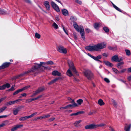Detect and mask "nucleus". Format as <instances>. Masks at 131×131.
Listing matches in <instances>:
<instances>
[{
    "mask_svg": "<svg viewBox=\"0 0 131 131\" xmlns=\"http://www.w3.org/2000/svg\"><path fill=\"white\" fill-rule=\"evenodd\" d=\"M35 65L34 66V67H32L31 69L25 72L20 74V75L15 76L14 78V79H16L18 78L19 77H22L25 74L29 73L30 72H35L37 69L40 68L42 64H46V62H40V64H37V63H35Z\"/></svg>",
    "mask_w": 131,
    "mask_h": 131,
    "instance_id": "obj_1",
    "label": "nucleus"
},
{
    "mask_svg": "<svg viewBox=\"0 0 131 131\" xmlns=\"http://www.w3.org/2000/svg\"><path fill=\"white\" fill-rule=\"evenodd\" d=\"M106 47V43L104 42H102L94 45L86 46L85 47V48L88 51H98L100 50L105 48Z\"/></svg>",
    "mask_w": 131,
    "mask_h": 131,
    "instance_id": "obj_2",
    "label": "nucleus"
},
{
    "mask_svg": "<svg viewBox=\"0 0 131 131\" xmlns=\"http://www.w3.org/2000/svg\"><path fill=\"white\" fill-rule=\"evenodd\" d=\"M73 25L76 30L80 32L82 38L84 40L85 39V33L83 27L81 26H79L77 23L75 22H74L73 23Z\"/></svg>",
    "mask_w": 131,
    "mask_h": 131,
    "instance_id": "obj_3",
    "label": "nucleus"
},
{
    "mask_svg": "<svg viewBox=\"0 0 131 131\" xmlns=\"http://www.w3.org/2000/svg\"><path fill=\"white\" fill-rule=\"evenodd\" d=\"M84 75L88 80H91L94 79V74L90 70H85L84 72Z\"/></svg>",
    "mask_w": 131,
    "mask_h": 131,
    "instance_id": "obj_4",
    "label": "nucleus"
},
{
    "mask_svg": "<svg viewBox=\"0 0 131 131\" xmlns=\"http://www.w3.org/2000/svg\"><path fill=\"white\" fill-rule=\"evenodd\" d=\"M68 100H70V103H72V104H69L65 107H61L60 108V109H66L70 107H74L77 106V104L74 102L73 100L70 98H68Z\"/></svg>",
    "mask_w": 131,
    "mask_h": 131,
    "instance_id": "obj_5",
    "label": "nucleus"
},
{
    "mask_svg": "<svg viewBox=\"0 0 131 131\" xmlns=\"http://www.w3.org/2000/svg\"><path fill=\"white\" fill-rule=\"evenodd\" d=\"M57 51L61 53L66 54L67 53L66 49L62 46H59L57 47Z\"/></svg>",
    "mask_w": 131,
    "mask_h": 131,
    "instance_id": "obj_6",
    "label": "nucleus"
},
{
    "mask_svg": "<svg viewBox=\"0 0 131 131\" xmlns=\"http://www.w3.org/2000/svg\"><path fill=\"white\" fill-rule=\"evenodd\" d=\"M68 63L70 69H71L74 73L76 74L77 75H78L77 74V72L73 65V64L72 62L70 60L68 61Z\"/></svg>",
    "mask_w": 131,
    "mask_h": 131,
    "instance_id": "obj_7",
    "label": "nucleus"
},
{
    "mask_svg": "<svg viewBox=\"0 0 131 131\" xmlns=\"http://www.w3.org/2000/svg\"><path fill=\"white\" fill-rule=\"evenodd\" d=\"M51 5L53 8L57 12H59L60 10L58 6L53 1L51 2Z\"/></svg>",
    "mask_w": 131,
    "mask_h": 131,
    "instance_id": "obj_8",
    "label": "nucleus"
},
{
    "mask_svg": "<svg viewBox=\"0 0 131 131\" xmlns=\"http://www.w3.org/2000/svg\"><path fill=\"white\" fill-rule=\"evenodd\" d=\"M21 100V99H18L15 101H10L6 103L5 104L7 106H9L10 105H14L16 103H17L20 101Z\"/></svg>",
    "mask_w": 131,
    "mask_h": 131,
    "instance_id": "obj_9",
    "label": "nucleus"
},
{
    "mask_svg": "<svg viewBox=\"0 0 131 131\" xmlns=\"http://www.w3.org/2000/svg\"><path fill=\"white\" fill-rule=\"evenodd\" d=\"M87 54L88 56H90V57H91V58L95 60L96 61H99L100 62H101L100 60H99V59H101V56L99 55L96 57H95L94 56H93L89 53H88Z\"/></svg>",
    "mask_w": 131,
    "mask_h": 131,
    "instance_id": "obj_10",
    "label": "nucleus"
},
{
    "mask_svg": "<svg viewBox=\"0 0 131 131\" xmlns=\"http://www.w3.org/2000/svg\"><path fill=\"white\" fill-rule=\"evenodd\" d=\"M85 128L86 129L94 128H96V125L94 124H92L88 125L85 127Z\"/></svg>",
    "mask_w": 131,
    "mask_h": 131,
    "instance_id": "obj_11",
    "label": "nucleus"
},
{
    "mask_svg": "<svg viewBox=\"0 0 131 131\" xmlns=\"http://www.w3.org/2000/svg\"><path fill=\"white\" fill-rule=\"evenodd\" d=\"M10 63L9 62H5L3 63L1 66H0V69H4L8 67Z\"/></svg>",
    "mask_w": 131,
    "mask_h": 131,
    "instance_id": "obj_12",
    "label": "nucleus"
},
{
    "mask_svg": "<svg viewBox=\"0 0 131 131\" xmlns=\"http://www.w3.org/2000/svg\"><path fill=\"white\" fill-rule=\"evenodd\" d=\"M23 126V125H15L11 129V131H15L17 130L18 128H21Z\"/></svg>",
    "mask_w": 131,
    "mask_h": 131,
    "instance_id": "obj_13",
    "label": "nucleus"
},
{
    "mask_svg": "<svg viewBox=\"0 0 131 131\" xmlns=\"http://www.w3.org/2000/svg\"><path fill=\"white\" fill-rule=\"evenodd\" d=\"M52 74L53 76L57 75L58 76H61L62 75L61 73L57 70L53 71L52 72Z\"/></svg>",
    "mask_w": 131,
    "mask_h": 131,
    "instance_id": "obj_14",
    "label": "nucleus"
},
{
    "mask_svg": "<svg viewBox=\"0 0 131 131\" xmlns=\"http://www.w3.org/2000/svg\"><path fill=\"white\" fill-rule=\"evenodd\" d=\"M44 5L47 10H50V6L49 4V2L48 1H45L44 2Z\"/></svg>",
    "mask_w": 131,
    "mask_h": 131,
    "instance_id": "obj_15",
    "label": "nucleus"
},
{
    "mask_svg": "<svg viewBox=\"0 0 131 131\" xmlns=\"http://www.w3.org/2000/svg\"><path fill=\"white\" fill-rule=\"evenodd\" d=\"M62 14L65 16H67L69 15V13L68 11L65 9H62Z\"/></svg>",
    "mask_w": 131,
    "mask_h": 131,
    "instance_id": "obj_16",
    "label": "nucleus"
},
{
    "mask_svg": "<svg viewBox=\"0 0 131 131\" xmlns=\"http://www.w3.org/2000/svg\"><path fill=\"white\" fill-rule=\"evenodd\" d=\"M118 56L116 55L113 56L112 58V60L113 61L118 62Z\"/></svg>",
    "mask_w": 131,
    "mask_h": 131,
    "instance_id": "obj_17",
    "label": "nucleus"
},
{
    "mask_svg": "<svg viewBox=\"0 0 131 131\" xmlns=\"http://www.w3.org/2000/svg\"><path fill=\"white\" fill-rule=\"evenodd\" d=\"M131 127V124H130L128 126H125V127L124 129L125 131H130Z\"/></svg>",
    "mask_w": 131,
    "mask_h": 131,
    "instance_id": "obj_18",
    "label": "nucleus"
},
{
    "mask_svg": "<svg viewBox=\"0 0 131 131\" xmlns=\"http://www.w3.org/2000/svg\"><path fill=\"white\" fill-rule=\"evenodd\" d=\"M104 62L105 64L107 66H108L110 67H112L113 66V64L112 63H110V62L108 61H104Z\"/></svg>",
    "mask_w": 131,
    "mask_h": 131,
    "instance_id": "obj_19",
    "label": "nucleus"
},
{
    "mask_svg": "<svg viewBox=\"0 0 131 131\" xmlns=\"http://www.w3.org/2000/svg\"><path fill=\"white\" fill-rule=\"evenodd\" d=\"M82 122L81 120H79L75 122L74 123V125L75 126L78 127V124Z\"/></svg>",
    "mask_w": 131,
    "mask_h": 131,
    "instance_id": "obj_20",
    "label": "nucleus"
},
{
    "mask_svg": "<svg viewBox=\"0 0 131 131\" xmlns=\"http://www.w3.org/2000/svg\"><path fill=\"white\" fill-rule=\"evenodd\" d=\"M98 104L101 106L104 105L105 104L103 100L101 99H99L98 101Z\"/></svg>",
    "mask_w": 131,
    "mask_h": 131,
    "instance_id": "obj_21",
    "label": "nucleus"
},
{
    "mask_svg": "<svg viewBox=\"0 0 131 131\" xmlns=\"http://www.w3.org/2000/svg\"><path fill=\"white\" fill-rule=\"evenodd\" d=\"M13 111L14 114V115H16L17 114L19 111V108H17L14 109Z\"/></svg>",
    "mask_w": 131,
    "mask_h": 131,
    "instance_id": "obj_22",
    "label": "nucleus"
},
{
    "mask_svg": "<svg viewBox=\"0 0 131 131\" xmlns=\"http://www.w3.org/2000/svg\"><path fill=\"white\" fill-rule=\"evenodd\" d=\"M82 112L81 111H79L78 112L76 113H73L71 114H70V116H76L77 115L79 114H81L82 113Z\"/></svg>",
    "mask_w": 131,
    "mask_h": 131,
    "instance_id": "obj_23",
    "label": "nucleus"
},
{
    "mask_svg": "<svg viewBox=\"0 0 131 131\" xmlns=\"http://www.w3.org/2000/svg\"><path fill=\"white\" fill-rule=\"evenodd\" d=\"M28 119L27 116L21 117L19 118V120L20 121H24Z\"/></svg>",
    "mask_w": 131,
    "mask_h": 131,
    "instance_id": "obj_24",
    "label": "nucleus"
},
{
    "mask_svg": "<svg viewBox=\"0 0 131 131\" xmlns=\"http://www.w3.org/2000/svg\"><path fill=\"white\" fill-rule=\"evenodd\" d=\"M67 75L70 77L71 76L73 75L71 72L70 70H68L67 72Z\"/></svg>",
    "mask_w": 131,
    "mask_h": 131,
    "instance_id": "obj_25",
    "label": "nucleus"
},
{
    "mask_svg": "<svg viewBox=\"0 0 131 131\" xmlns=\"http://www.w3.org/2000/svg\"><path fill=\"white\" fill-rule=\"evenodd\" d=\"M99 26V24L97 23L94 24V28L96 29H98Z\"/></svg>",
    "mask_w": 131,
    "mask_h": 131,
    "instance_id": "obj_26",
    "label": "nucleus"
},
{
    "mask_svg": "<svg viewBox=\"0 0 131 131\" xmlns=\"http://www.w3.org/2000/svg\"><path fill=\"white\" fill-rule=\"evenodd\" d=\"M105 124L103 123H102L96 125V128L98 127H102L105 125Z\"/></svg>",
    "mask_w": 131,
    "mask_h": 131,
    "instance_id": "obj_27",
    "label": "nucleus"
},
{
    "mask_svg": "<svg viewBox=\"0 0 131 131\" xmlns=\"http://www.w3.org/2000/svg\"><path fill=\"white\" fill-rule=\"evenodd\" d=\"M6 13V12L4 10L0 9V14H5Z\"/></svg>",
    "mask_w": 131,
    "mask_h": 131,
    "instance_id": "obj_28",
    "label": "nucleus"
},
{
    "mask_svg": "<svg viewBox=\"0 0 131 131\" xmlns=\"http://www.w3.org/2000/svg\"><path fill=\"white\" fill-rule=\"evenodd\" d=\"M112 70L113 71L117 74H119L120 73V72L115 68H112Z\"/></svg>",
    "mask_w": 131,
    "mask_h": 131,
    "instance_id": "obj_29",
    "label": "nucleus"
},
{
    "mask_svg": "<svg viewBox=\"0 0 131 131\" xmlns=\"http://www.w3.org/2000/svg\"><path fill=\"white\" fill-rule=\"evenodd\" d=\"M22 92L20 89H19L17 90L16 91H15L14 93L13 94V95H15L16 94H17L19 93Z\"/></svg>",
    "mask_w": 131,
    "mask_h": 131,
    "instance_id": "obj_30",
    "label": "nucleus"
},
{
    "mask_svg": "<svg viewBox=\"0 0 131 131\" xmlns=\"http://www.w3.org/2000/svg\"><path fill=\"white\" fill-rule=\"evenodd\" d=\"M7 108V107L5 106L0 108V113L3 112Z\"/></svg>",
    "mask_w": 131,
    "mask_h": 131,
    "instance_id": "obj_31",
    "label": "nucleus"
},
{
    "mask_svg": "<svg viewBox=\"0 0 131 131\" xmlns=\"http://www.w3.org/2000/svg\"><path fill=\"white\" fill-rule=\"evenodd\" d=\"M103 29L106 32H108L109 31V29H108V28L107 27H103Z\"/></svg>",
    "mask_w": 131,
    "mask_h": 131,
    "instance_id": "obj_32",
    "label": "nucleus"
},
{
    "mask_svg": "<svg viewBox=\"0 0 131 131\" xmlns=\"http://www.w3.org/2000/svg\"><path fill=\"white\" fill-rule=\"evenodd\" d=\"M53 62L51 61H49L46 62V64L47 65H52L53 64Z\"/></svg>",
    "mask_w": 131,
    "mask_h": 131,
    "instance_id": "obj_33",
    "label": "nucleus"
},
{
    "mask_svg": "<svg viewBox=\"0 0 131 131\" xmlns=\"http://www.w3.org/2000/svg\"><path fill=\"white\" fill-rule=\"evenodd\" d=\"M34 101V100L32 99H29L26 100V103H30Z\"/></svg>",
    "mask_w": 131,
    "mask_h": 131,
    "instance_id": "obj_34",
    "label": "nucleus"
},
{
    "mask_svg": "<svg viewBox=\"0 0 131 131\" xmlns=\"http://www.w3.org/2000/svg\"><path fill=\"white\" fill-rule=\"evenodd\" d=\"M35 37L38 39H39L40 38L41 36L38 33L36 32L35 34Z\"/></svg>",
    "mask_w": 131,
    "mask_h": 131,
    "instance_id": "obj_35",
    "label": "nucleus"
},
{
    "mask_svg": "<svg viewBox=\"0 0 131 131\" xmlns=\"http://www.w3.org/2000/svg\"><path fill=\"white\" fill-rule=\"evenodd\" d=\"M37 112H35V113H33V114H31V115H30L29 116H27L28 118H30L34 116V115H36L37 114Z\"/></svg>",
    "mask_w": 131,
    "mask_h": 131,
    "instance_id": "obj_36",
    "label": "nucleus"
},
{
    "mask_svg": "<svg viewBox=\"0 0 131 131\" xmlns=\"http://www.w3.org/2000/svg\"><path fill=\"white\" fill-rule=\"evenodd\" d=\"M30 87V86L29 85L25 87H23L22 88L20 89L21 90V91L25 90L26 89L29 88Z\"/></svg>",
    "mask_w": 131,
    "mask_h": 131,
    "instance_id": "obj_37",
    "label": "nucleus"
},
{
    "mask_svg": "<svg viewBox=\"0 0 131 131\" xmlns=\"http://www.w3.org/2000/svg\"><path fill=\"white\" fill-rule=\"evenodd\" d=\"M52 26L54 28L56 29H57L58 28V26L55 23H53L52 25Z\"/></svg>",
    "mask_w": 131,
    "mask_h": 131,
    "instance_id": "obj_38",
    "label": "nucleus"
},
{
    "mask_svg": "<svg viewBox=\"0 0 131 131\" xmlns=\"http://www.w3.org/2000/svg\"><path fill=\"white\" fill-rule=\"evenodd\" d=\"M114 8L116 10H118V11L120 12H122V10H121L119 8H118V7H117L115 5H114Z\"/></svg>",
    "mask_w": 131,
    "mask_h": 131,
    "instance_id": "obj_39",
    "label": "nucleus"
},
{
    "mask_svg": "<svg viewBox=\"0 0 131 131\" xmlns=\"http://www.w3.org/2000/svg\"><path fill=\"white\" fill-rule=\"evenodd\" d=\"M125 52L127 55L129 56L130 54V52L129 50L127 49L126 50Z\"/></svg>",
    "mask_w": 131,
    "mask_h": 131,
    "instance_id": "obj_40",
    "label": "nucleus"
},
{
    "mask_svg": "<svg viewBox=\"0 0 131 131\" xmlns=\"http://www.w3.org/2000/svg\"><path fill=\"white\" fill-rule=\"evenodd\" d=\"M83 101L82 99H79L77 101V102L79 105H81V104L83 102Z\"/></svg>",
    "mask_w": 131,
    "mask_h": 131,
    "instance_id": "obj_41",
    "label": "nucleus"
},
{
    "mask_svg": "<svg viewBox=\"0 0 131 131\" xmlns=\"http://www.w3.org/2000/svg\"><path fill=\"white\" fill-rule=\"evenodd\" d=\"M4 85H5V89L6 88H9L10 86V84L8 83H7L6 84H4Z\"/></svg>",
    "mask_w": 131,
    "mask_h": 131,
    "instance_id": "obj_42",
    "label": "nucleus"
},
{
    "mask_svg": "<svg viewBox=\"0 0 131 131\" xmlns=\"http://www.w3.org/2000/svg\"><path fill=\"white\" fill-rule=\"evenodd\" d=\"M50 116V115L49 114H47L43 116L44 118L45 119L46 118L49 117Z\"/></svg>",
    "mask_w": 131,
    "mask_h": 131,
    "instance_id": "obj_43",
    "label": "nucleus"
},
{
    "mask_svg": "<svg viewBox=\"0 0 131 131\" xmlns=\"http://www.w3.org/2000/svg\"><path fill=\"white\" fill-rule=\"evenodd\" d=\"M15 86V85H12V86L11 88L10 89H9L8 90V91H13L14 90H15V89L14 88Z\"/></svg>",
    "mask_w": 131,
    "mask_h": 131,
    "instance_id": "obj_44",
    "label": "nucleus"
},
{
    "mask_svg": "<svg viewBox=\"0 0 131 131\" xmlns=\"http://www.w3.org/2000/svg\"><path fill=\"white\" fill-rule=\"evenodd\" d=\"M86 32L87 33H89L91 32V30L88 28H86L85 29Z\"/></svg>",
    "mask_w": 131,
    "mask_h": 131,
    "instance_id": "obj_45",
    "label": "nucleus"
},
{
    "mask_svg": "<svg viewBox=\"0 0 131 131\" xmlns=\"http://www.w3.org/2000/svg\"><path fill=\"white\" fill-rule=\"evenodd\" d=\"M118 62H120L123 60V59L122 57H118Z\"/></svg>",
    "mask_w": 131,
    "mask_h": 131,
    "instance_id": "obj_46",
    "label": "nucleus"
},
{
    "mask_svg": "<svg viewBox=\"0 0 131 131\" xmlns=\"http://www.w3.org/2000/svg\"><path fill=\"white\" fill-rule=\"evenodd\" d=\"M5 85H3L2 86H0V90H3L5 89Z\"/></svg>",
    "mask_w": 131,
    "mask_h": 131,
    "instance_id": "obj_47",
    "label": "nucleus"
},
{
    "mask_svg": "<svg viewBox=\"0 0 131 131\" xmlns=\"http://www.w3.org/2000/svg\"><path fill=\"white\" fill-rule=\"evenodd\" d=\"M55 119V118L54 117L48 119V121L49 122H51L53 121Z\"/></svg>",
    "mask_w": 131,
    "mask_h": 131,
    "instance_id": "obj_48",
    "label": "nucleus"
},
{
    "mask_svg": "<svg viewBox=\"0 0 131 131\" xmlns=\"http://www.w3.org/2000/svg\"><path fill=\"white\" fill-rule=\"evenodd\" d=\"M6 98V97L5 96L3 97L2 98L0 99V103L2 101L5 100Z\"/></svg>",
    "mask_w": 131,
    "mask_h": 131,
    "instance_id": "obj_49",
    "label": "nucleus"
},
{
    "mask_svg": "<svg viewBox=\"0 0 131 131\" xmlns=\"http://www.w3.org/2000/svg\"><path fill=\"white\" fill-rule=\"evenodd\" d=\"M70 19L72 20H76L77 19L74 17L71 16L70 18Z\"/></svg>",
    "mask_w": 131,
    "mask_h": 131,
    "instance_id": "obj_50",
    "label": "nucleus"
},
{
    "mask_svg": "<svg viewBox=\"0 0 131 131\" xmlns=\"http://www.w3.org/2000/svg\"><path fill=\"white\" fill-rule=\"evenodd\" d=\"M104 80L107 83H108L110 82L109 80L106 78H105L104 79Z\"/></svg>",
    "mask_w": 131,
    "mask_h": 131,
    "instance_id": "obj_51",
    "label": "nucleus"
},
{
    "mask_svg": "<svg viewBox=\"0 0 131 131\" xmlns=\"http://www.w3.org/2000/svg\"><path fill=\"white\" fill-rule=\"evenodd\" d=\"M39 90L40 92L44 90V88H40L38 89Z\"/></svg>",
    "mask_w": 131,
    "mask_h": 131,
    "instance_id": "obj_52",
    "label": "nucleus"
},
{
    "mask_svg": "<svg viewBox=\"0 0 131 131\" xmlns=\"http://www.w3.org/2000/svg\"><path fill=\"white\" fill-rule=\"evenodd\" d=\"M60 79V78H55L53 80V82H54V83L55 82H56L57 80Z\"/></svg>",
    "mask_w": 131,
    "mask_h": 131,
    "instance_id": "obj_53",
    "label": "nucleus"
},
{
    "mask_svg": "<svg viewBox=\"0 0 131 131\" xmlns=\"http://www.w3.org/2000/svg\"><path fill=\"white\" fill-rule=\"evenodd\" d=\"M40 92V91H39V90L38 89L37 90H36L35 91V93L36 94V95H37V94L39 93Z\"/></svg>",
    "mask_w": 131,
    "mask_h": 131,
    "instance_id": "obj_54",
    "label": "nucleus"
},
{
    "mask_svg": "<svg viewBox=\"0 0 131 131\" xmlns=\"http://www.w3.org/2000/svg\"><path fill=\"white\" fill-rule=\"evenodd\" d=\"M124 64V62H121L117 64V65H118V66H121V65L123 64Z\"/></svg>",
    "mask_w": 131,
    "mask_h": 131,
    "instance_id": "obj_55",
    "label": "nucleus"
},
{
    "mask_svg": "<svg viewBox=\"0 0 131 131\" xmlns=\"http://www.w3.org/2000/svg\"><path fill=\"white\" fill-rule=\"evenodd\" d=\"M127 69H123L122 70H121V72H120V73H123L125 72V71H126V70Z\"/></svg>",
    "mask_w": 131,
    "mask_h": 131,
    "instance_id": "obj_56",
    "label": "nucleus"
},
{
    "mask_svg": "<svg viewBox=\"0 0 131 131\" xmlns=\"http://www.w3.org/2000/svg\"><path fill=\"white\" fill-rule=\"evenodd\" d=\"M75 1L77 3H78V4H82V2L80 1H79V0H75Z\"/></svg>",
    "mask_w": 131,
    "mask_h": 131,
    "instance_id": "obj_57",
    "label": "nucleus"
},
{
    "mask_svg": "<svg viewBox=\"0 0 131 131\" xmlns=\"http://www.w3.org/2000/svg\"><path fill=\"white\" fill-rule=\"evenodd\" d=\"M63 30L65 32L66 34H67V35H68V32H67V30H66L65 29L64 27L63 26Z\"/></svg>",
    "mask_w": 131,
    "mask_h": 131,
    "instance_id": "obj_58",
    "label": "nucleus"
},
{
    "mask_svg": "<svg viewBox=\"0 0 131 131\" xmlns=\"http://www.w3.org/2000/svg\"><path fill=\"white\" fill-rule=\"evenodd\" d=\"M109 130L111 131H115V130L113 128L111 127L110 126L109 127Z\"/></svg>",
    "mask_w": 131,
    "mask_h": 131,
    "instance_id": "obj_59",
    "label": "nucleus"
},
{
    "mask_svg": "<svg viewBox=\"0 0 131 131\" xmlns=\"http://www.w3.org/2000/svg\"><path fill=\"white\" fill-rule=\"evenodd\" d=\"M42 67H44L45 69L49 70L50 69V68L49 67H44L43 66H42Z\"/></svg>",
    "mask_w": 131,
    "mask_h": 131,
    "instance_id": "obj_60",
    "label": "nucleus"
},
{
    "mask_svg": "<svg viewBox=\"0 0 131 131\" xmlns=\"http://www.w3.org/2000/svg\"><path fill=\"white\" fill-rule=\"evenodd\" d=\"M54 83L53 80L51 81L50 82L48 83L49 85H50L53 83Z\"/></svg>",
    "mask_w": 131,
    "mask_h": 131,
    "instance_id": "obj_61",
    "label": "nucleus"
},
{
    "mask_svg": "<svg viewBox=\"0 0 131 131\" xmlns=\"http://www.w3.org/2000/svg\"><path fill=\"white\" fill-rule=\"evenodd\" d=\"M5 124L4 123H3L0 124V128L3 127L5 126Z\"/></svg>",
    "mask_w": 131,
    "mask_h": 131,
    "instance_id": "obj_62",
    "label": "nucleus"
},
{
    "mask_svg": "<svg viewBox=\"0 0 131 131\" xmlns=\"http://www.w3.org/2000/svg\"><path fill=\"white\" fill-rule=\"evenodd\" d=\"M128 72H131V67L128 68L127 70Z\"/></svg>",
    "mask_w": 131,
    "mask_h": 131,
    "instance_id": "obj_63",
    "label": "nucleus"
},
{
    "mask_svg": "<svg viewBox=\"0 0 131 131\" xmlns=\"http://www.w3.org/2000/svg\"><path fill=\"white\" fill-rule=\"evenodd\" d=\"M127 79L129 81H130L131 80V75L128 77L127 78Z\"/></svg>",
    "mask_w": 131,
    "mask_h": 131,
    "instance_id": "obj_64",
    "label": "nucleus"
}]
</instances>
